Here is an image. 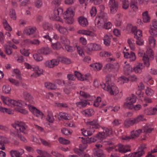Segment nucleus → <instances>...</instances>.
<instances>
[{
  "instance_id": "33",
  "label": "nucleus",
  "mask_w": 157,
  "mask_h": 157,
  "mask_svg": "<svg viewBox=\"0 0 157 157\" xmlns=\"http://www.w3.org/2000/svg\"><path fill=\"white\" fill-rule=\"evenodd\" d=\"M54 120L55 119L52 112L51 111H48L46 120L50 123H53Z\"/></svg>"
},
{
  "instance_id": "10",
  "label": "nucleus",
  "mask_w": 157,
  "mask_h": 157,
  "mask_svg": "<svg viewBox=\"0 0 157 157\" xmlns=\"http://www.w3.org/2000/svg\"><path fill=\"white\" fill-rule=\"evenodd\" d=\"M146 148L145 144H141L139 147L138 151L132 153L133 157H141L145 153L144 150Z\"/></svg>"
},
{
  "instance_id": "19",
  "label": "nucleus",
  "mask_w": 157,
  "mask_h": 157,
  "mask_svg": "<svg viewBox=\"0 0 157 157\" xmlns=\"http://www.w3.org/2000/svg\"><path fill=\"white\" fill-rule=\"evenodd\" d=\"M27 126L25 123L20 121V134H22L23 136L27 135Z\"/></svg>"
},
{
  "instance_id": "44",
  "label": "nucleus",
  "mask_w": 157,
  "mask_h": 157,
  "mask_svg": "<svg viewBox=\"0 0 157 157\" xmlns=\"http://www.w3.org/2000/svg\"><path fill=\"white\" fill-rule=\"evenodd\" d=\"M3 25L4 28L6 30L10 31H12V28L10 25L6 20H4L3 21Z\"/></svg>"
},
{
  "instance_id": "43",
  "label": "nucleus",
  "mask_w": 157,
  "mask_h": 157,
  "mask_svg": "<svg viewBox=\"0 0 157 157\" xmlns=\"http://www.w3.org/2000/svg\"><path fill=\"white\" fill-rule=\"evenodd\" d=\"M34 59L37 61H40L43 59V57L40 55V54L35 53L33 55Z\"/></svg>"
},
{
  "instance_id": "41",
  "label": "nucleus",
  "mask_w": 157,
  "mask_h": 157,
  "mask_svg": "<svg viewBox=\"0 0 157 157\" xmlns=\"http://www.w3.org/2000/svg\"><path fill=\"white\" fill-rule=\"evenodd\" d=\"M130 7L135 11H137L138 9V7L136 5V3L135 1L132 0L131 1Z\"/></svg>"
},
{
  "instance_id": "49",
  "label": "nucleus",
  "mask_w": 157,
  "mask_h": 157,
  "mask_svg": "<svg viewBox=\"0 0 157 157\" xmlns=\"http://www.w3.org/2000/svg\"><path fill=\"white\" fill-rule=\"evenodd\" d=\"M150 34L154 38L157 36V31L153 28H151L149 30Z\"/></svg>"
},
{
  "instance_id": "64",
  "label": "nucleus",
  "mask_w": 157,
  "mask_h": 157,
  "mask_svg": "<svg viewBox=\"0 0 157 157\" xmlns=\"http://www.w3.org/2000/svg\"><path fill=\"white\" fill-rule=\"evenodd\" d=\"M146 94L148 96H151L154 94V91L151 89L147 88L145 91Z\"/></svg>"
},
{
  "instance_id": "45",
  "label": "nucleus",
  "mask_w": 157,
  "mask_h": 157,
  "mask_svg": "<svg viewBox=\"0 0 157 157\" xmlns=\"http://www.w3.org/2000/svg\"><path fill=\"white\" fill-rule=\"evenodd\" d=\"M13 76L16 77L17 78H20V70L18 68L14 69L13 70Z\"/></svg>"
},
{
  "instance_id": "48",
  "label": "nucleus",
  "mask_w": 157,
  "mask_h": 157,
  "mask_svg": "<svg viewBox=\"0 0 157 157\" xmlns=\"http://www.w3.org/2000/svg\"><path fill=\"white\" fill-rule=\"evenodd\" d=\"M52 48L55 49H59L63 47L61 44L59 42L52 44Z\"/></svg>"
},
{
  "instance_id": "62",
  "label": "nucleus",
  "mask_w": 157,
  "mask_h": 157,
  "mask_svg": "<svg viewBox=\"0 0 157 157\" xmlns=\"http://www.w3.org/2000/svg\"><path fill=\"white\" fill-rule=\"evenodd\" d=\"M90 15L92 17H94L97 13V9L95 7H93L90 11Z\"/></svg>"
},
{
  "instance_id": "55",
  "label": "nucleus",
  "mask_w": 157,
  "mask_h": 157,
  "mask_svg": "<svg viewBox=\"0 0 157 157\" xmlns=\"http://www.w3.org/2000/svg\"><path fill=\"white\" fill-rule=\"evenodd\" d=\"M10 154L12 157H20V152L16 150H11Z\"/></svg>"
},
{
  "instance_id": "31",
  "label": "nucleus",
  "mask_w": 157,
  "mask_h": 157,
  "mask_svg": "<svg viewBox=\"0 0 157 157\" xmlns=\"http://www.w3.org/2000/svg\"><path fill=\"white\" fill-rule=\"evenodd\" d=\"M143 21L144 22L147 23L149 22L150 20V17L148 14L147 11H146L143 13Z\"/></svg>"
},
{
  "instance_id": "15",
  "label": "nucleus",
  "mask_w": 157,
  "mask_h": 157,
  "mask_svg": "<svg viewBox=\"0 0 157 157\" xmlns=\"http://www.w3.org/2000/svg\"><path fill=\"white\" fill-rule=\"evenodd\" d=\"M131 31L134 34V38L136 39L141 38L142 36V31L140 30H137L136 27H132V28Z\"/></svg>"
},
{
  "instance_id": "5",
  "label": "nucleus",
  "mask_w": 157,
  "mask_h": 157,
  "mask_svg": "<svg viewBox=\"0 0 157 157\" xmlns=\"http://www.w3.org/2000/svg\"><path fill=\"white\" fill-rule=\"evenodd\" d=\"M25 66L26 68L28 69H32V70L35 71L31 75V76L34 77H36L39 76L40 75L42 74L43 73V71L42 69H39L38 66H31L29 64L25 63Z\"/></svg>"
},
{
  "instance_id": "2",
  "label": "nucleus",
  "mask_w": 157,
  "mask_h": 157,
  "mask_svg": "<svg viewBox=\"0 0 157 157\" xmlns=\"http://www.w3.org/2000/svg\"><path fill=\"white\" fill-rule=\"evenodd\" d=\"M108 19L107 13H103L101 16H97L95 20V26L99 29L102 28L104 23Z\"/></svg>"
},
{
  "instance_id": "14",
  "label": "nucleus",
  "mask_w": 157,
  "mask_h": 157,
  "mask_svg": "<svg viewBox=\"0 0 157 157\" xmlns=\"http://www.w3.org/2000/svg\"><path fill=\"white\" fill-rule=\"evenodd\" d=\"M59 60L58 59H53L50 61H47L44 63L46 67L50 68L54 67L55 66L58 65Z\"/></svg>"
},
{
  "instance_id": "1",
  "label": "nucleus",
  "mask_w": 157,
  "mask_h": 157,
  "mask_svg": "<svg viewBox=\"0 0 157 157\" xmlns=\"http://www.w3.org/2000/svg\"><path fill=\"white\" fill-rule=\"evenodd\" d=\"M86 124L89 128L82 132V135L85 136H91L95 131L94 128H98L100 127V126L98 122V121L96 120H93L92 121H87L86 122Z\"/></svg>"
},
{
  "instance_id": "21",
  "label": "nucleus",
  "mask_w": 157,
  "mask_h": 157,
  "mask_svg": "<svg viewBox=\"0 0 157 157\" xmlns=\"http://www.w3.org/2000/svg\"><path fill=\"white\" fill-rule=\"evenodd\" d=\"M21 96L25 100L27 101L31 102L33 101V96L31 94L27 91H24Z\"/></svg>"
},
{
  "instance_id": "40",
  "label": "nucleus",
  "mask_w": 157,
  "mask_h": 157,
  "mask_svg": "<svg viewBox=\"0 0 157 157\" xmlns=\"http://www.w3.org/2000/svg\"><path fill=\"white\" fill-rule=\"evenodd\" d=\"M34 4L35 6L38 9L41 8L43 5L42 0H35Z\"/></svg>"
},
{
  "instance_id": "60",
  "label": "nucleus",
  "mask_w": 157,
  "mask_h": 157,
  "mask_svg": "<svg viewBox=\"0 0 157 157\" xmlns=\"http://www.w3.org/2000/svg\"><path fill=\"white\" fill-rule=\"evenodd\" d=\"M9 80L11 83L16 86H19V82L16 79L13 78H10L9 79Z\"/></svg>"
},
{
  "instance_id": "59",
  "label": "nucleus",
  "mask_w": 157,
  "mask_h": 157,
  "mask_svg": "<svg viewBox=\"0 0 157 157\" xmlns=\"http://www.w3.org/2000/svg\"><path fill=\"white\" fill-rule=\"evenodd\" d=\"M80 94L84 98H90L91 97L89 94L83 91H80Z\"/></svg>"
},
{
  "instance_id": "18",
  "label": "nucleus",
  "mask_w": 157,
  "mask_h": 157,
  "mask_svg": "<svg viewBox=\"0 0 157 157\" xmlns=\"http://www.w3.org/2000/svg\"><path fill=\"white\" fill-rule=\"evenodd\" d=\"M11 47L13 48L16 49V46L13 44H9L8 45L5 44L4 46L5 52L8 55H10L12 53V49L10 48Z\"/></svg>"
},
{
  "instance_id": "20",
  "label": "nucleus",
  "mask_w": 157,
  "mask_h": 157,
  "mask_svg": "<svg viewBox=\"0 0 157 157\" xmlns=\"http://www.w3.org/2000/svg\"><path fill=\"white\" fill-rule=\"evenodd\" d=\"M109 86L108 91L109 92L111 95H116L119 93L118 89L115 86L110 84Z\"/></svg>"
},
{
  "instance_id": "23",
  "label": "nucleus",
  "mask_w": 157,
  "mask_h": 157,
  "mask_svg": "<svg viewBox=\"0 0 157 157\" xmlns=\"http://www.w3.org/2000/svg\"><path fill=\"white\" fill-rule=\"evenodd\" d=\"M144 66L142 63H139L138 64L133 68V70L136 73H141L144 68Z\"/></svg>"
},
{
  "instance_id": "57",
  "label": "nucleus",
  "mask_w": 157,
  "mask_h": 157,
  "mask_svg": "<svg viewBox=\"0 0 157 157\" xmlns=\"http://www.w3.org/2000/svg\"><path fill=\"white\" fill-rule=\"evenodd\" d=\"M122 8L125 10L127 9L129 7L128 0H122Z\"/></svg>"
},
{
  "instance_id": "37",
  "label": "nucleus",
  "mask_w": 157,
  "mask_h": 157,
  "mask_svg": "<svg viewBox=\"0 0 157 157\" xmlns=\"http://www.w3.org/2000/svg\"><path fill=\"white\" fill-rule=\"evenodd\" d=\"M56 28L61 33L66 34L67 33V29L59 25H56Z\"/></svg>"
},
{
  "instance_id": "22",
  "label": "nucleus",
  "mask_w": 157,
  "mask_h": 157,
  "mask_svg": "<svg viewBox=\"0 0 157 157\" xmlns=\"http://www.w3.org/2000/svg\"><path fill=\"white\" fill-rule=\"evenodd\" d=\"M136 124V123L134 118L133 119L130 118L127 119L124 121V127L127 128Z\"/></svg>"
},
{
  "instance_id": "12",
  "label": "nucleus",
  "mask_w": 157,
  "mask_h": 157,
  "mask_svg": "<svg viewBox=\"0 0 157 157\" xmlns=\"http://www.w3.org/2000/svg\"><path fill=\"white\" fill-rule=\"evenodd\" d=\"M112 133V131L111 128H103V132L98 133L102 140L108 136L111 135Z\"/></svg>"
},
{
  "instance_id": "61",
  "label": "nucleus",
  "mask_w": 157,
  "mask_h": 157,
  "mask_svg": "<svg viewBox=\"0 0 157 157\" xmlns=\"http://www.w3.org/2000/svg\"><path fill=\"white\" fill-rule=\"evenodd\" d=\"M77 52L81 56H82L84 55V53L82 48L77 45H76Z\"/></svg>"
},
{
  "instance_id": "27",
  "label": "nucleus",
  "mask_w": 157,
  "mask_h": 157,
  "mask_svg": "<svg viewBox=\"0 0 157 157\" xmlns=\"http://www.w3.org/2000/svg\"><path fill=\"white\" fill-rule=\"evenodd\" d=\"M132 71V69L129 65H126L124 67V75H129Z\"/></svg>"
},
{
  "instance_id": "35",
  "label": "nucleus",
  "mask_w": 157,
  "mask_h": 157,
  "mask_svg": "<svg viewBox=\"0 0 157 157\" xmlns=\"http://www.w3.org/2000/svg\"><path fill=\"white\" fill-rule=\"evenodd\" d=\"M89 47L91 48L92 50L99 51L101 49V46L96 44H90Z\"/></svg>"
},
{
  "instance_id": "32",
  "label": "nucleus",
  "mask_w": 157,
  "mask_h": 157,
  "mask_svg": "<svg viewBox=\"0 0 157 157\" xmlns=\"http://www.w3.org/2000/svg\"><path fill=\"white\" fill-rule=\"evenodd\" d=\"M142 130L139 129L135 131H133L131 132V136L132 138H134L139 136L140 134L142 132Z\"/></svg>"
},
{
  "instance_id": "3",
  "label": "nucleus",
  "mask_w": 157,
  "mask_h": 157,
  "mask_svg": "<svg viewBox=\"0 0 157 157\" xmlns=\"http://www.w3.org/2000/svg\"><path fill=\"white\" fill-rule=\"evenodd\" d=\"M74 12L72 9L69 8L63 13V17L66 22L69 24L73 23L74 21Z\"/></svg>"
},
{
  "instance_id": "36",
  "label": "nucleus",
  "mask_w": 157,
  "mask_h": 157,
  "mask_svg": "<svg viewBox=\"0 0 157 157\" xmlns=\"http://www.w3.org/2000/svg\"><path fill=\"white\" fill-rule=\"evenodd\" d=\"M123 106L124 108L128 109L130 110L133 109V104L128 101H126V102H125Z\"/></svg>"
},
{
  "instance_id": "30",
  "label": "nucleus",
  "mask_w": 157,
  "mask_h": 157,
  "mask_svg": "<svg viewBox=\"0 0 157 157\" xmlns=\"http://www.w3.org/2000/svg\"><path fill=\"white\" fill-rule=\"evenodd\" d=\"M78 33L87 36H94L95 34L93 32L84 30H81L78 31Z\"/></svg>"
},
{
  "instance_id": "54",
  "label": "nucleus",
  "mask_w": 157,
  "mask_h": 157,
  "mask_svg": "<svg viewBox=\"0 0 157 157\" xmlns=\"http://www.w3.org/2000/svg\"><path fill=\"white\" fill-rule=\"evenodd\" d=\"M112 23L110 22H108L107 23L105 22L104 23L102 26V28H104L106 29H109L112 27Z\"/></svg>"
},
{
  "instance_id": "26",
  "label": "nucleus",
  "mask_w": 157,
  "mask_h": 157,
  "mask_svg": "<svg viewBox=\"0 0 157 157\" xmlns=\"http://www.w3.org/2000/svg\"><path fill=\"white\" fill-rule=\"evenodd\" d=\"M7 143V139L2 136H0V149L4 150L5 148L4 146V143Z\"/></svg>"
},
{
  "instance_id": "42",
  "label": "nucleus",
  "mask_w": 157,
  "mask_h": 157,
  "mask_svg": "<svg viewBox=\"0 0 157 157\" xmlns=\"http://www.w3.org/2000/svg\"><path fill=\"white\" fill-rule=\"evenodd\" d=\"M60 117L66 120H69L71 119V117L68 116L67 114L64 112L60 113L59 114Z\"/></svg>"
},
{
  "instance_id": "24",
  "label": "nucleus",
  "mask_w": 157,
  "mask_h": 157,
  "mask_svg": "<svg viewBox=\"0 0 157 157\" xmlns=\"http://www.w3.org/2000/svg\"><path fill=\"white\" fill-rule=\"evenodd\" d=\"M51 52V50L47 47H42L38 49L37 51L38 53L44 55H47L49 54Z\"/></svg>"
},
{
  "instance_id": "38",
  "label": "nucleus",
  "mask_w": 157,
  "mask_h": 157,
  "mask_svg": "<svg viewBox=\"0 0 157 157\" xmlns=\"http://www.w3.org/2000/svg\"><path fill=\"white\" fill-rule=\"evenodd\" d=\"M75 75L79 80L82 81L84 80H87V79L86 78H84L82 77V74L78 71H75Z\"/></svg>"
},
{
  "instance_id": "63",
  "label": "nucleus",
  "mask_w": 157,
  "mask_h": 157,
  "mask_svg": "<svg viewBox=\"0 0 157 157\" xmlns=\"http://www.w3.org/2000/svg\"><path fill=\"white\" fill-rule=\"evenodd\" d=\"M101 101V97H97L96 99L94 101V105L96 107H98Z\"/></svg>"
},
{
  "instance_id": "56",
  "label": "nucleus",
  "mask_w": 157,
  "mask_h": 157,
  "mask_svg": "<svg viewBox=\"0 0 157 157\" xmlns=\"http://www.w3.org/2000/svg\"><path fill=\"white\" fill-rule=\"evenodd\" d=\"M37 153L39 155H45L47 157H49L50 155L45 151H43L39 149L36 150Z\"/></svg>"
},
{
  "instance_id": "46",
  "label": "nucleus",
  "mask_w": 157,
  "mask_h": 157,
  "mask_svg": "<svg viewBox=\"0 0 157 157\" xmlns=\"http://www.w3.org/2000/svg\"><path fill=\"white\" fill-rule=\"evenodd\" d=\"M90 66L94 68L96 71H99L101 70L102 67V65L99 63H96L90 65Z\"/></svg>"
},
{
  "instance_id": "28",
  "label": "nucleus",
  "mask_w": 157,
  "mask_h": 157,
  "mask_svg": "<svg viewBox=\"0 0 157 157\" xmlns=\"http://www.w3.org/2000/svg\"><path fill=\"white\" fill-rule=\"evenodd\" d=\"M93 156V157H105V156L102 150L99 149L94 152Z\"/></svg>"
},
{
  "instance_id": "4",
  "label": "nucleus",
  "mask_w": 157,
  "mask_h": 157,
  "mask_svg": "<svg viewBox=\"0 0 157 157\" xmlns=\"http://www.w3.org/2000/svg\"><path fill=\"white\" fill-rule=\"evenodd\" d=\"M149 56L152 58H153L154 57L153 52L151 48H149L147 49L146 53H144L143 58L144 64L147 67H149L150 65Z\"/></svg>"
},
{
  "instance_id": "34",
  "label": "nucleus",
  "mask_w": 157,
  "mask_h": 157,
  "mask_svg": "<svg viewBox=\"0 0 157 157\" xmlns=\"http://www.w3.org/2000/svg\"><path fill=\"white\" fill-rule=\"evenodd\" d=\"M113 65L112 63L106 64L103 68V71L105 72H109L112 70L113 69Z\"/></svg>"
},
{
  "instance_id": "7",
  "label": "nucleus",
  "mask_w": 157,
  "mask_h": 157,
  "mask_svg": "<svg viewBox=\"0 0 157 157\" xmlns=\"http://www.w3.org/2000/svg\"><path fill=\"white\" fill-rule=\"evenodd\" d=\"M1 99L4 103H6V101H8L10 103L13 105L14 107H16L15 108V109L18 111L20 112V109L19 108V105H20V102L19 101H16L14 100L10 99L9 98H5L4 96H2L1 97Z\"/></svg>"
},
{
  "instance_id": "6",
  "label": "nucleus",
  "mask_w": 157,
  "mask_h": 157,
  "mask_svg": "<svg viewBox=\"0 0 157 157\" xmlns=\"http://www.w3.org/2000/svg\"><path fill=\"white\" fill-rule=\"evenodd\" d=\"M63 11V9L61 8H55L51 16H50V18L52 20L60 21L61 17Z\"/></svg>"
},
{
  "instance_id": "39",
  "label": "nucleus",
  "mask_w": 157,
  "mask_h": 157,
  "mask_svg": "<svg viewBox=\"0 0 157 157\" xmlns=\"http://www.w3.org/2000/svg\"><path fill=\"white\" fill-rule=\"evenodd\" d=\"M45 86L48 89L51 90H55L56 88L55 84L50 82H45Z\"/></svg>"
},
{
  "instance_id": "17",
  "label": "nucleus",
  "mask_w": 157,
  "mask_h": 157,
  "mask_svg": "<svg viewBox=\"0 0 157 157\" xmlns=\"http://www.w3.org/2000/svg\"><path fill=\"white\" fill-rule=\"evenodd\" d=\"M11 125L15 129L13 133L14 135L19 138H20L19 134V131L20 130V122L18 121H15V123L12 124Z\"/></svg>"
},
{
  "instance_id": "13",
  "label": "nucleus",
  "mask_w": 157,
  "mask_h": 157,
  "mask_svg": "<svg viewBox=\"0 0 157 157\" xmlns=\"http://www.w3.org/2000/svg\"><path fill=\"white\" fill-rule=\"evenodd\" d=\"M30 111L37 117L44 116L43 113L40 110L33 105H29Z\"/></svg>"
},
{
  "instance_id": "16",
  "label": "nucleus",
  "mask_w": 157,
  "mask_h": 157,
  "mask_svg": "<svg viewBox=\"0 0 157 157\" xmlns=\"http://www.w3.org/2000/svg\"><path fill=\"white\" fill-rule=\"evenodd\" d=\"M117 147L118 149H115V150L116 151H118L121 153H125L131 150L129 147L128 145H124L120 144L118 145Z\"/></svg>"
},
{
  "instance_id": "51",
  "label": "nucleus",
  "mask_w": 157,
  "mask_h": 157,
  "mask_svg": "<svg viewBox=\"0 0 157 157\" xmlns=\"http://www.w3.org/2000/svg\"><path fill=\"white\" fill-rule=\"evenodd\" d=\"M83 113L87 116H91L94 113V110L92 109H87L83 111Z\"/></svg>"
},
{
  "instance_id": "52",
  "label": "nucleus",
  "mask_w": 157,
  "mask_h": 157,
  "mask_svg": "<svg viewBox=\"0 0 157 157\" xmlns=\"http://www.w3.org/2000/svg\"><path fill=\"white\" fill-rule=\"evenodd\" d=\"M59 142L63 144H67L70 143V141L62 137H60L59 138Z\"/></svg>"
},
{
  "instance_id": "53",
  "label": "nucleus",
  "mask_w": 157,
  "mask_h": 157,
  "mask_svg": "<svg viewBox=\"0 0 157 157\" xmlns=\"http://www.w3.org/2000/svg\"><path fill=\"white\" fill-rule=\"evenodd\" d=\"M76 105L77 107L81 108L86 106L87 105V103L85 101H81L77 102L76 103Z\"/></svg>"
},
{
  "instance_id": "8",
  "label": "nucleus",
  "mask_w": 157,
  "mask_h": 157,
  "mask_svg": "<svg viewBox=\"0 0 157 157\" xmlns=\"http://www.w3.org/2000/svg\"><path fill=\"white\" fill-rule=\"evenodd\" d=\"M37 29L35 26H30L25 28L23 33L27 36H34L37 31Z\"/></svg>"
},
{
  "instance_id": "29",
  "label": "nucleus",
  "mask_w": 157,
  "mask_h": 157,
  "mask_svg": "<svg viewBox=\"0 0 157 157\" xmlns=\"http://www.w3.org/2000/svg\"><path fill=\"white\" fill-rule=\"evenodd\" d=\"M127 102H129L133 104L136 102V96L133 94L126 98L125 100Z\"/></svg>"
},
{
  "instance_id": "9",
  "label": "nucleus",
  "mask_w": 157,
  "mask_h": 157,
  "mask_svg": "<svg viewBox=\"0 0 157 157\" xmlns=\"http://www.w3.org/2000/svg\"><path fill=\"white\" fill-rule=\"evenodd\" d=\"M108 6L110 8L111 13L114 14L117 10L118 3L116 0H109Z\"/></svg>"
},
{
  "instance_id": "58",
  "label": "nucleus",
  "mask_w": 157,
  "mask_h": 157,
  "mask_svg": "<svg viewBox=\"0 0 157 157\" xmlns=\"http://www.w3.org/2000/svg\"><path fill=\"white\" fill-rule=\"evenodd\" d=\"M74 150L75 153L78 154L82 157H83V155L85 153L82 150L79 149L75 148Z\"/></svg>"
},
{
  "instance_id": "47",
  "label": "nucleus",
  "mask_w": 157,
  "mask_h": 157,
  "mask_svg": "<svg viewBox=\"0 0 157 157\" xmlns=\"http://www.w3.org/2000/svg\"><path fill=\"white\" fill-rule=\"evenodd\" d=\"M136 124L138 123L139 122L143 121L145 120V118L143 115H140L138 116L137 117L134 118Z\"/></svg>"
},
{
  "instance_id": "11",
  "label": "nucleus",
  "mask_w": 157,
  "mask_h": 157,
  "mask_svg": "<svg viewBox=\"0 0 157 157\" xmlns=\"http://www.w3.org/2000/svg\"><path fill=\"white\" fill-rule=\"evenodd\" d=\"M82 141L84 144H85V143H91L92 142L97 141L98 140H101L100 135L99 134V133L97 134L96 135L91 137H88L86 138V140L83 137H82Z\"/></svg>"
},
{
  "instance_id": "50",
  "label": "nucleus",
  "mask_w": 157,
  "mask_h": 157,
  "mask_svg": "<svg viewBox=\"0 0 157 157\" xmlns=\"http://www.w3.org/2000/svg\"><path fill=\"white\" fill-rule=\"evenodd\" d=\"M11 90V87L9 86L4 85L2 88L3 92L5 94H9Z\"/></svg>"
},
{
  "instance_id": "25",
  "label": "nucleus",
  "mask_w": 157,
  "mask_h": 157,
  "mask_svg": "<svg viewBox=\"0 0 157 157\" xmlns=\"http://www.w3.org/2000/svg\"><path fill=\"white\" fill-rule=\"evenodd\" d=\"M78 20L80 25L83 27L86 26L88 25L87 19L83 17H79L78 18Z\"/></svg>"
}]
</instances>
